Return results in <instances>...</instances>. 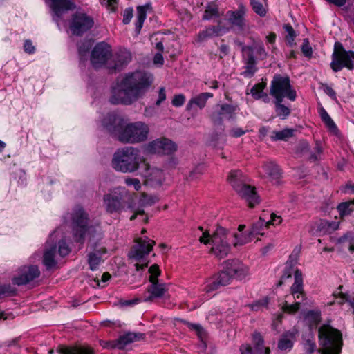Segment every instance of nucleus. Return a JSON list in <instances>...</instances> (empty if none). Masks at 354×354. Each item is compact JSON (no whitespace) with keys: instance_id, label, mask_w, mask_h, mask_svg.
Wrapping results in <instances>:
<instances>
[{"instance_id":"obj_1","label":"nucleus","mask_w":354,"mask_h":354,"mask_svg":"<svg viewBox=\"0 0 354 354\" xmlns=\"http://www.w3.org/2000/svg\"><path fill=\"white\" fill-rule=\"evenodd\" d=\"M153 80V75L146 71L128 73L112 87L109 101L113 104L130 105L144 96Z\"/></svg>"},{"instance_id":"obj_2","label":"nucleus","mask_w":354,"mask_h":354,"mask_svg":"<svg viewBox=\"0 0 354 354\" xmlns=\"http://www.w3.org/2000/svg\"><path fill=\"white\" fill-rule=\"evenodd\" d=\"M104 127L110 133L117 136L124 144H138L147 140L149 127L142 121L127 122L115 113L108 114L103 120Z\"/></svg>"},{"instance_id":"obj_3","label":"nucleus","mask_w":354,"mask_h":354,"mask_svg":"<svg viewBox=\"0 0 354 354\" xmlns=\"http://www.w3.org/2000/svg\"><path fill=\"white\" fill-rule=\"evenodd\" d=\"M232 236L235 239L233 243L234 247L243 245L247 242L245 238L236 234L232 235L227 229L221 226L218 227L212 234L208 231L203 232L199 237V242L205 245L209 244L211 245L209 254L218 259H222L225 258L231 251L230 239Z\"/></svg>"},{"instance_id":"obj_4","label":"nucleus","mask_w":354,"mask_h":354,"mask_svg":"<svg viewBox=\"0 0 354 354\" xmlns=\"http://www.w3.org/2000/svg\"><path fill=\"white\" fill-rule=\"evenodd\" d=\"M72 230L74 241L82 243L88 238L89 241L101 238L102 230L100 221L91 223L88 214L80 206L74 208L72 214Z\"/></svg>"},{"instance_id":"obj_5","label":"nucleus","mask_w":354,"mask_h":354,"mask_svg":"<svg viewBox=\"0 0 354 354\" xmlns=\"http://www.w3.org/2000/svg\"><path fill=\"white\" fill-rule=\"evenodd\" d=\"M145 159L140 151L133 147H124L116 150L113 156L111 166L116 171L124 174L133 173L138 170Z\"/></svg>"},{"instance_id":"obj_6","label":"nucleus","mask_w":354,"mask_h":354,"mask_svg":"<svg viewBox=\"0 0 354 354\" xmlns=\"http://www.w3.org/2000/svg\"><path fill=\"white\" fill-rule=\"evenodd\" d=\"M318 333L321 354H341L343 340L339 330L324 324L319 327Z\"/></svg>"},{"instance_id":"obj_7","label":"nucleus","mask_w":354,"mask_h":354,"mask_svg":"<svg viewBox=\"0 0 354 354\" xmlns=\"http://www.w3.org/2000/svg\"><path fill=\"white\" fill-rule=\"evenodd\" d=\"M247 180L239 170L231 171L227 177V181L239 196L246 201L250 207H253L259 203V199L254 187L248 185Z\"/></svg>"},{"instance_id":"obj_8","label":"nucleus","mask_w":354,"mask_h":354,"mask_svg":"<svg viewBox=\"0 0 354 354\" xmlns=\"http://www.w3.org/2000/svg\"><path fill=\"white\" fill-rule=\"evenodd\" d=\"M270 94L275 100H283L287 97L291 101L296 99V91L292 88L290 79L288 76L275 75L271 82Z\"/></svg>"},{"instance_id":"obj_9","label":"nucleus","mask_w":354,"mask_h":354,"mask_svg":"<svg viewBox=\"0 0 354 354\" xmlns=\"http://www.w3.org/2000/svg\"><path fill=\"white\" fill-rule=\"evenodd\" d=\"M129 196V191L121 187L115 188L111 193L105 194L103 201L106 212L120 213L124 207V201Z\"/></svg>"},{"instance_id":"obj_10","label":"nucleus","mask_w":354,"mask_h":354,"mask_svg":"<svg viewBox=\"0 0 354 354\" xmlns=\"http://www.w3.org/2000/svg\"><path fill=\"white\" fill-rule=\"evenodd\" d=\"M330 66L335 72L341 71L344 67L353 69L354 68V52L346 51L341 43L335 42Z\"/></svg>"},{"instance_id":"obj_11","label":"nucleus","mask_w":354,"mask_h":354,"mask_svg":"<svg viewBox=\"0 0 354 354\" xmlns=\"http://www.w3.org/2000/svg\"><path fill=\"white\" fill-rule=\"evenodd\" d=\"M149 272L150 273L149 281L151 285L147 288V291L150 295L144 299L145 301H151L154 298H160L167 291L165 283H158L157 278L160 274V270L156 264L149 268Z\"/></svg>"},{"instance_id":"obj_12","label":"nucleus","mask_w":354,"mask_h":354,"mask_svg":"<svg viewBox=\"0 0 354 354\" xmlns=\"http://www.w3.org/2000/svg\"><path fill=\"white\" fill-rule=\"evenodd\" d=\"M177 150V145L170 139L160 138L149 142L146 146L149 153L170 155Z\"/></svg>"},{"instance_id":"obj_13","label":"nucleus","mask_w":354,"mask_h":354,"mask_svg":"<svg viewBox=\"0 0 354 354\" xmlns=\"http://www.w3.org/2000/svg\"><path fill=\"white\" fill-rule=\"evenodd\" d=\"M93 26V19L84 12L75 13L70 23V30L73 35H81Z\"/></svg>"},{"instance_id":"obj_14","label":"nucleus","mask_w":354,"mask_h":354,"mask_svg":"<svg viewBox=\"0 0 354 354\" xmlns=\"http://www.w3.org/2000/svg\"><path fill=\"white\" fill-rule=\"evenodd\" d=\"M155 243L154 241L148 237L138 239L129 254V258L142 261L152 250Z\"/></svg>"},{"instance_id":"obj_15","label":"nucleus","mask_w":354,"mask_h":354,"mask_svg":"<svg viewBox=\"0 0 354 354\" xmlns=\"http://www.w3.org/2000/svg\"><path fill=\"white\" fill-rule=\"evenodd\" d=\"M111 55V46L104 42L97 44L93 48L91 61L95 68H98L106 63Z\"/></svg>"},{"instance_id":"obj_16","label":"nucleus","mask_w":354,"mask_h":354,"mask_svg":"<svg viewBox=\"0 0 354 354\" xmlns=\"http://www.w3.org/2000/svg\"><path fill=\"white\" fill-rule=\"evenodd\" d=\"M40 271L37 266H30L21 267L17 276L12 279V283L17 286L25 285L39 277Z\"/></svg>"},{"instance_id":"obj_17","label":"nucleus","mask_w":354,"mask_h":354,"mask_svg":"<svg viewBox=\"0 0 354 354\" xmlns=\"http://www.w3.org/2000/svg\"><path fill=\"white\" fill-rule=\"evenodd\" d=\"M224 265L232 279L242 280L250 274L249 268L237 259L227 260L224 262Z\"/></svg>"},{"instance_id":"obj_18","label":"nucleus","mask_w":354,"mask_h":354,"mask_svg":"<svg viewBox=\"0 0 354 354\" xmlns=\"http://www.w3.org/2000/svg\"><path fill=\"white\" fill-rule=\"evenodd\" d=\"M254 348L250 345H242L240 348L241 354H270V348L265 347L263 339L259 333H254L252 337Z\"/></svg>"},{"instance_id":"obj_19","label":"nucleus","mask_w":354,"mask_h":354,"mask_svg":"<svg viewBox=\"0 0 354 354\" xmlns=\"http://www.w3.org/2000/svg\"><path fill=\"white\" fill-rule=\"evenodd\" d=\"M146 183L152 187H159L164 182L165 177L163 171L157 167H151L149 164H145Z\"/></svg>"},{"instance_id":"obj_20","label":"nucleus","mask_w":354,"mask_h":354,"mask_svg":"<svg viewBox=\"0 0 354 354\" xmlns=\"http://www.w3.org/2000/svg\"><path fill=\"white\" fill-rule=\"evenodd\" d=\"M50 6L53 12V20L59 25V20L62 15L75 8L74 3L71 0H49Z\"/></svg>"},{"instance_id":"obj_21","label":"nucleus","mask_w":354,"mask_h":354,"mask_svg":"<svg viewBox=\"0 0 354 354\" xmlns=\"http://www.w3.org/2000/svg\"><path fill=\"white\" fill-rule=\"evenodd\" d=\"M59 231V229L56 230L50 234V239L46 242V248L44 254L43 263L48 269L53 268L56 264L55 257L57 250L56 245H54V238L57 236Z\"/></svg>"},{"instance_id":"obj_22","label":"nucleus","mask_w":354,"mask_h":354,"mask_svg":"<svg viewBox=\"0 0 354 354\" xmlns=\"http://www.w3.org/2000/svg\"><path fill=\"white\" fill-rule=\"evenodd\" d=\"M232 277L225 265L223 266V270L216 277V278L209 281L205 288V290L207 292H212L218 289L221 286H225L228 285Z\"/></svg>"},{"instance_id":"obj_23","label":"nucleus","mask_w":354,"mask_h":354,"mask_svg":"<svg viewBox=\"0 0 354 354\" xmlns=\"http://www.w3.org/2000/svg\"><path fill=\"white\" fill-rule=\"evenodd\" d=\"M106 254V249L104 247H95L88 254V263L91 270L98 269L100 264L104 261L103 255Z\"/></svg>"},{"instance_id":"obj_24","label":"nucleus","mask_w":354,"mask_h":354,"mask_svg":"<svg viewBox=\"0 0 354 354\" xmlns=\"http://www.w3.org/2000/svg\"><path fill=\"white\" fill-rule=\"evenodd\" d=\"M295 282L290 288V292L295 299L305 298V294L303 288L302 273L297 270L294 272Z\"/></svg>"},{"instance_id":"obj_25","label":"nucleus","mask_w":354,"mask_h":354,"mask_svg":"<svg viewBox=\"0 0 354 354\" xmlns=\"http://www.w3.org/2000/svg\"><path fill=\"white\" fill-rule=\"evenodd\" d=\"M213 97V94L212 93L205 92L201 93L193 97H192L186 106L187 110L190 111L194 106L198 107L200 109H203L207 103L208 99Z\"/></svg>"},{"instance_id":"obj_26","label":"nucleus","mask_w":354,"mask_h":354,"mask_svg":"<svg viewBox=\"0 0 354 354\" xmlns=\"http://www.w3.org/2000/svg\"><path fill=\"white\" fill-rule=\"evenodd\" d=\"M227 19L240 30H244L247 26L244 19V12L242 10L228 11L226 13Z\"/></svg>"},{"instance_id":"obj_27","label":"nucleus","mask_w":354,"mask_h":354,"mask_svg":"<svg viewBox=\"0 0 354 354\" xmlns=\"http://www.w3.org/2000/svg\"><path fill=\"white\" fill-rule=\"evenodd\" d=\"M144 335L142 333H128L120 336L115 343H111L112 346H118V348L122 349L129 344H131L138 339H142Z\"/></svg>"},{"instance_id":"obj_28","label":"nucleus","mask_w":354,"mask_h":354,"mask_svg":"<svg viewBox=\"0 0 354 354\" xmlns=\"http://www.w3.org/2000/svg\"><path fill=\"white\" fill-rule=\"evenodd\" d=\"M59 354H93V350L88 346H60L57 349Z\"/></svg>"},{"instance_id":"obj_29","label":"nucleus","mask_w":354,"mask_h":354,"mask_svg":"<svg viewBox=\"0 0 354 354\" xmlns=\"http://www.w3.org/2000/svg\"><path fill=\"white\" fill-rule=\"evenodd\" d=\"M262 167L271 180H278L281 177V169L275 162L272 161L265 162Z\"/></svg>"},{"instance_id":"obj_30","label":"nucleus","mask_w":354,"mask_h":354,"mask_svg":"<svg viewBox=\"0 0 354 354\" xmlns=\"http://www.w3.org/2000/svg\"><path fill=\"white\" fill-rule=\"evenodd\" d=\"M256 60L254 55L250 53L248 54V57L245 63L244 71L241 75L245 77H251L257 71Z\"/></svg>"},{"instance_id":"obj_31","label":"nucleus","mask_w":354,"mask_h":354,"mask_svg":"<svg viewBox=\"0 0 354 354\" xmlns=\"http://www.w3.org/2000/svg\"><path fill=\"white\" fill-rule=\"evenodd\" d=\"M243 50L245 52L248 51V54L252 53L253 55L254 53L259 59L263 60L268 57V53L262 43H257L252 47L244 46Z\"/></svg>"},{"instance_id":"obj_32","label":"nucleus","mask_w":354,"mask_h":354,"mask_svg":"<svg viewBox=\"0 0 354 354\" xmlns=\"http://www.w3.org/2000/svg\"><path fill=\"white\" fill-rule=\"evenodd\" d=\"M319 113L322 120L328 128L329 131L333 134L337 135L339 133L338 128L326 111L323 107H320Z\"/></svg>"},{"instance_id":"obj_33","label":"nucleus","mask_w":354,"mask_h":354,"mask_svg":"<svg viewBox=\"0 0 354 354\" xmlns=\"http://www.w3.org/2000/svg\"><path fill=\"white\" fill-rule=\"evenodd\" d=\"M225 30L220 26H210L199 33L198 37L201 40H205L207 38L220 36L223 35Z\"/></svg>"},{"instance_id":"obj_34","label":"nucleus","mask_w":354,"mask_h":354,"mask_svg":"<svg viewBox=\"0 0 354 354\" xmlns=\"http://www.w3.org/2000/svg\"><path fill=\"white\" fill-rule=\"evenodd\" d=\"M294 335L292 333L287 332L280 338L278 343V348L281 351H289L293 346Z\"/></svg>"},{"instance_id":"obj_35","label":"nucleus","mask_w":354,"mask_h":354,"mask_svg":"<svg viewBox=\"0 0 354 354\" xmlns=\"http://www.w3.org/2000/svg\"><path fill=\"white\" fill-rule=\"evenodd\" d=\"M131 53L127 50H121L117 53L115 68H119L131 61Z\"/></svg>"},{"instance_id":"obj_36","label":"nucleus","mask_w":354,"mask_h":354,"mask_svg":"<svg viewBox=\"0 0 354 354\" xmlns=\"http://www.w3.org/2000/svg\"><path fill=\"white\" fill-rule=\"evenodd\" d=\"M337 209L342 218L350 215L354 211V199L339 203Z\"/></svg>"},{"instance_id":"obj_37","label":"nucleus","mask_w":354,"mask_h":354,"mask_svg":"<svg viewBox=\"0 0 354 354\" xmlns=\"http://www.w3.org/2000/svg\"><path fill=\"white\" fill-rule=\"evenodd\" d=\"M148 8H149V5L138 6L137 8L136 28L138 31H140L142 27L143 23L146 19V12Z\"/></svg>"},{"instance_id":"obj_38","label":"nucleus","mask_w":354,"mask_h":354,"mask_svg":"<svg viewBox=\"0 0 354 354\" xmlns=\"http://www.w3.org/2000/svg\"><path fill=\"white\" fill-rule=\"evenodd\" d=\"M293 129L286 128L279 131H273L271 138L273 140H287L293 136Z\"/></svg>"},{"instance_id":"obj_39","label":"nucleus","mask_w":354,"mask_h":354,"mask_svg":"<svg viewBox=\"0 0 354 354\" xmlns=\"http://www.w3.org/2000/svg\"><path fill=\"white\" fill-rule=\"evenodd\" d=\"M283 100H275V111L277 115L281 119H285L290 114V109L282 104Z\"/></svg>"},{"instance_id":"obj_40","label":"nucleus","mask_w":354,"mask_h":354,"mask_svg":"<svg viewBox=\"0 0 354 354\" xmlns=\"http://www.w3.org/2000/svg\"><path fill=\"white\" fill-rule=\"evenodd\" d=\"M236 111V107L230 104H223L221 111L218 112L220 119L232 118Z\"/></svg>"},{"instance_id":"obj_41","label":"nucleus","mask_w":354,"mask_h":354,"mask_svg":"<svg viewBox=\"0 0 354 354\" xmlns=\"http://www.w3.org/2000/svg\"><path fill=\"white\" fill-rule=\"evenodd\" d=\"M306 318L311 325L317 326L321 322V312L319 310H309Z\"/></svg>"},{"instance_id":"obj_42","label":"nucleus","mask_w":354,"mask_h":354,"mask_svg":"<svg viewBox=\"0 0 354 354\" xmlns=\"http://www.w3.org/2000/svg\"><path fill=\"white\" fill-rule=\"evenodd\" d=\"M266 84L261 82L255 84L250 90V93L252 97L256 100H260L262 97V95L264 93L263 90L266 87Z\"/></svg>"},{"instance_id":"obj_43","label":"nucleus","mask_w":354,"mask_h":354,"mask_svg":"<svg viewBox=\"0 0 354 354\" xmlns=\"http://www.w3.org/2000/svg\"><path fill=\"white\" fill-rule=\"evenodd\" d=\"M267 221L259 218V220L253 223L251 234H263L262 230L264 227H267L268 225L266 223Z\"/></svg>"},{"instance_id":"obj_44","label":"nucleus","mask_w":354,"mask_h":354,"mask_svg":"<svg viewBox=\"0 0 354 354\" xmlns=\"http://www.w3.org/2000/svg\"><path fill=\"white\" fill-rule=\"evenodd\" d=\"M218 15V7L216 5H209L207 6L204 12L203 19L205 20H209L213 18L214 17H217Z\"/></svg>"},{"instance_id":"obj_45","label":"nucleus","mask_w":354,"mask_h":354,"mask_svg":"<svg viewBox=\"0 0 354 354\" xmlns=\"http://www.w3.org/2000/svg\"><path fill=\"white\" fill-rule=\"evenodd\" d=\"M283 28L287 33L286 38L288 44L290 46H292L294 44L295 38L296 37V33L293 28L290 24H286L283 26Z\"/></svg>"},{"instance_id":"obj_46","label":"nucleus","mask_w":354,"mask_h":354,"mask_svg":"<svg viewBox=\"0 0 354 354\" xmlns=\"http://www.w3.org/2000/svg\"><path fill=\"white\" fill-rule=\"evenodd\" d=\"M253 10L259 16L264 17L266 15V9L259 0H250Z\"/></svg>"},{"instance_id":"obj_47","label":"nucleus","mask_w":354,"mask_h":354,"mask_svg":"<svg viewBox=\"0 0 354 354\" xmlns=\"http://www.w3.org/2000/svg\"><path fill=\"white\" fill-rule=\"evenodd\" d=\"M300 308V302L296 301L292 304H289L288 301L286 300L285 301L283 306L282 310L283 312L288 313H295L299 310Z\"/></svg>"},{"instance_id":"obj_48","label":"nucleus","mask_w":354,"mask_h":354,"mask_svg":"<svg viewBox=\"0 0 354 354\" xmlns=\"http://www.w3.org/2000/svg\"><path fill=\"white\" fill-rule=\"evenodd\" d=\"M124 183L129 187H133L136 191L141 189V183L138 178L127 177L124 179Z\"/></svg>"},{"instance_id":"obj_49","label":"nucleus","mask_w":354,"mask_h":354,"mask_svg":"<svg viewBox=\"0 0 354 354\" xmlns=\"http://www.w3.org/2000/svg\"><path fill=\"white\" fill-rule=\"evenodd\" d=\"M183 322L191 330H194L197 333V335L199 337L202 338L204 335V330L201 327L200 324H192L186 321H183Z\"/></svg>"},{"instance_id":"obj_50","label":"nucleus","mask_w":354,"mask_h":354,"mask_svg":"<svg viewBox=\"0 0 354 354\" xmlns=\"http://www.w3.org/2000/svg\"><path fill=\"white\" fill-rule=\"evenodd\" d=\"M15 292V288L10 284H0V297L10 295Z\"/></svg>"},{"instance_id":"obj_51","label":"nucleus","mask_w":354,"mask_h":354,"mask_svg":"<svg viewBox=\"0 0 354 354\" xmlns=\"http://www.w3.org/2000/svg\"><path fill=\"white\" fill-rule=\"evenodd\" d=\"M58 252L61 257H65L70 253L71 249L65 241L61 240L59 241Z\"/></svg>"},{"instance_id":"obj_52","label":"nucleus","mask_w":354,"mask_h":354,"mask_svg":"<svg viewBox=\"0 0 354 354\" xmlns=\"http://www.w3.org/2000/svg\"><path fill=\"white\" fill-rule=\"evenodd\" d=\"M140 203L142 205H151L155 203V198L145 193H142Z\"/></svg>"},{"instance_id":"obj_53","label":"nucleus","mask_w":354,"mask_h":354,"mask_svg":"<svg viewBox=\"0 0 354 354\" xmlns=\"http://www.w3.org/2000/svg\"><path fill=\"white\" fill-rule=\"evenodd\" d=\"M185 102V97L183 94L176 95L172 100V104L176 107H179L183 105Z\"/></svg>"},{"instance_id":"obj_54","label":"nucleus","mask_w":354,"mask_h":354,"mask_svg":"<svg viewBox=\"0 0 354 354\" xmlns=\"http://www.w3.org/2000/svg\"><path fill=\"white\" fill-rule=\"evenodd\" d=\"M204 171V167L203 165L196 166L189 174V178L192 180L197 178L198 176L201 175Z\"/></svg>"},{"instance_id":"obj_55","label":"nucleus","mask_w":354,"mask_h":354,"mask_svg":"<svg viewBox=\"0 0 354 354\" xmlns=\"http://www.w3.org/2000/svg\"><path fill=\"white\" fill-rule=\"evenodd\" d=\"M301 50L304 55L306 57H310L312 55V48L309 45L308 39H306L304 40Z\"/></svg>"},{"instance_id":"obj_56","label":"nucleus","mask_w":354,"mask_h":354,"mask_svg":"<svg viewBox=\"0 0 354 354\" xmlns=\"http://www.w3.org/2000/svg\"><path fill=\"white\" fill-rule=\"evenodd\" d=\"M292 273H293V270L291 267L286 268V269L284 270L283 274L281 276V279L280 281L279 282L278 285L281 286L286 279L290 278L292 277Z\"/></svg>"},{"instance_id":"obj_57","label":"nucleus","mask_w":354,"mask_h":354,"mask_svg":"<svg viewBox=\"0 0 354 354\" xmlns=\"http://www.w3.org/2000/svg\"><path fill=\"white\" fill-rule=\"evenodd\" d=\"M292 273H293V270L291 267L286 268V269L284 270L283 274L281 276V279L280 281L279 282L278 285L281 286L286 279L290 278L292 277Z\"/></svg>"},{"instance_id":"obj_58","label":"nucleus","mask_w":354,"mask_h":354,"mask_svg":"<svg viewBox=\"0 0 354 354\" xmlns=\"http://www.w3.org/2000/svg\"><path fill=\"white\" fill-rule=\"evenodd\" d=\"M24 50L28 54H33L35 51V47L30 40H26L24 44Z\"/></svg>"},{"instance_id":"obj_59","label":"nucleus","mask_w":354,"mask_h":354,"mask_svg":"<svg viewBox=\"0 0 354 354\" xmlns=\"http://www.w3.org/2000/svg\"><path fill=\"white\" fill-rule=\"evenodd\" d=\"M322 88L324 93L329 95L332 99H336V93L330 86L326 84H322Z\"/></svg>"},{"instance_id":"obj_60","label":"nucleus","mask_w":354,"mask_h":354,"mask_svg":"<svg viewBox=\"0 0 354 354\" xmlns=\"http://www.w3.org/2000/svg\"><path fill=\"white\" fill-rule=\"evenodd\" d=\"M132 17H133V9L130 8L125 9L124 11V15H123V23L124 24H129Z\"/></svg>"},{"instance_id":"obj_61","label":"nucleus","mask_w":354,"mask_h":354,"mask_svg":"<svg viewBox=\"0 0 354 354\" xmlns=\"http://www.w3.org/2000/svg\"><path fill=\"white\" fill-rule=\"evenodd\" d=\"M282 221V218H281V216H277L276 214H272L270 215V220L267 221V224L269 225H279L281 223Z\"/></svg>"},{"instance_id":"obj_62","label":"nucleus","mask_w":354,"mask_h":354,"mask_svg":"<svg viewBox=\"0 0 354 354\" xmlns=\"http://www.w3.org/2000/svg\"><path fill=\"white\" fill-rule=\"evenodd\" d=\"M101 3L113 11L117 4V0H102Z\"/></svg>"},{"instance_id":"obj_63","label":"nucleus","mask_w":354,"mask_h":354,"mask_svg":"<svg viewBox=\"0 0 354 354\" xmlns=\"http://www.w3.org/2000/svg\"><path fill=\"white\" fill-rule=\"evenodd\" d=\"M315 344L310 340H308L305 344V350L308 354H313L315 350Z\"/></svg>"},{"instance_id":"obj_64","label":"nucleus","mask_w":354,"mask_h":354,"mask_svg":"<svg viewBox=\"0 0 354 354\" xmlns=\"http://www.w3.org/2000/svg\"><path fill=\"white\" fill-rule=\"evenodd\" d=\"M297 151L301 153H305L309 151V144L306 141L299 142Z\"/></svg>"}]
</instances>
